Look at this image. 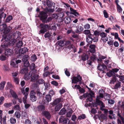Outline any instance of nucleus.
I'll list each match as a JSON object with an SVG mask.
<instances>
[{"label": "nucleus", "mask_w": 124, "mask_h": 124, "mask_svg": "<svg viewBox=\"0 0 124 124\" xmlns=\"http://www.w3.org/2000/svg\"><path fill=\"white\" fill-rule=\"evenodd\" d=\"M93 34H90L86 36V41L89 44H92V42H97L98 40V37L100 34V32L97 30L93 31Z\"/></svg>", "instance_id": "f257e3e1"}, {"label": "nucleus", "mask_w": 124, "mask_h": 124, "mask_svg": "<svg viewBox=\"0 0 124 124\" xmlns=\"http://www.w3.org/2000/svg\"><path fill=\"white\" fill-rule=\"evenodd\" d=\"M37 72L36 70H34L30 71V73H31V82H35L39 78V75L36 74Z\"/></svg>", "instance_id": "f03ea898"}, {"label": "nucleus", "mask_w": 124, "mask_h": 124, "mask_svg": "<svg viewBox=\"0 0 124 124\" xmlns=\"http://www.w3.org/2000/svg\"><path fill=\"white\" fill-rule=\"evenodd\" d=\"M39 16L40 17V20L43 23H46L47 18L46 12L44 11L40 12Z\"/></svg>", "instance_id": "7ed1b4c3"}, {"label": "nucleus", "mask_w": 124, "mask_h": 124, "mask_svg": "<svg viewBox=\"0 0 124 124\" xmlns=\"http://www.w3.org/2000/svg\"><path fill=\"white\" fill-rule=\"evenodd\" d=\"M40 26L41 29L39 31V34H43L47 31V29L48 26L47 24H41Z\"/></svg>", "instance_id": "20e7f679"}, {"label": "nucleus", "mask_w": 124, "mask_h": 124, "mask_svg": "<svg viewBox=\"0 0 124 124\" xmlns=\"http://www.w3.org/2000/svg\"><path fill=\"white\" fill-rule=\"evenodd\" d=\"M82 80L81 77L80 75H78L76 77H73L72 79V83L77 84L79 82H81Z\"/></svg>", "instance_id": "39448f33"}, {"label": "nucleus", "mask_w": 124, "mask_h": 124, "mask_svg": "<svg viewBox=\"0 0 124 124\" xmlns=\"http://www.w3.org/2000/svg\"><path fill=\"white\" fill-rule=\"evenodd\" d=\"M117 123L118 124H121L122 121V122L124 124V118L120 114V112L118 110L117 115Z\"/></svg>", "instance_id": "423d86ee"}, {"label": "nucleus", "mask_w": 124, "mask_h": 124, "mask_svg": "<svg viewBox=\"0 0 124 124\" xmlns=\"http://www.w3.org/2000/svg\"><path fill=\"white\" fill-rule=\"evenodd\" d=\"M100 35L101 37V39L104 42H106L108 41V38L107 36V33L103 32L101 33Z\"/></svg>", "instance_id": "0eeeda50"}, {"label": "nucleus", "mask_w": 124, "mask_h": 124, "mask_svg": "<svg viewBox=\"0 0 124 124\" xmlns=\"http://www.w3.org/2000/svg\"><path fill=\"white\" fill-rule=\"evenodd\" d=\"M30 100L32 102L36 101L37 97L35 96V93L33 91H31L30 93Z\"/></svg>", "instance_id": "6e6552de"}, {"label": "nucleus", "mask_w": 124, "mask_h": 124, "mask_svg": "<svg viewBox=\"0 0 124 124\" xmlns=\"http://www.w3.org/2000/svg\"><path fill=\"white\" fill-rule=\"evenodd\" d=\"M42 114L48 120H49L51 117V115L50 113L46 111H44L42 112Z\"/></svg>", "instance_id": "1a4fd4ad"}, {"label": "nucleus", "mask_w": 124, "mask_h": 124, "mask_svg": "<svg viewBox=\"0 0 124 124\" xmlns=\"http://www.w3.org/2000/svg\"><path fill=\"white\" fill-rule=\"evenodd\" d=\"M68 121H69V119L68 118H65L63 117H61L59 119V123H62L63 124H67Z\"/></svg>", "instance_id": "9d476101"}, {"label": "nucleus", "mask_w": 124, "mask_h": 124, "mask_svg": "<svg viewBox=\"0 0 124 124\" xmlns=\"http://www.w3.org/2000/svg\"><path fill=\"white\" fill-rule=\"evenodd\" d=\"M21 91L22 93H23L24 95V97L23 98V102L24 104L27 103L26 102V99L27 98V96L28 95V93H24V89H22L21 90Z\"/></svg>", "instance_id": "9b49d317"}, {"label": "nucleus", "mask_w": 124, "mask_h": 124, "mask_svg": "<svg viewBox=\"0 0 124 124\" xmlns=\"http://www.w3.org/2000/svg\"><path fill=\"white\" fill-rule=\"evenodd\" d=\"M51 36V34L49 32H47L45 33L44 37L46 39V38L48 39V41L50 42L52 40V38Z\"/></svg>", "instance_id": "f8f14e48"}, {"label": "nucleus", "mask_w": 124, "mask_h": 124, "mask_svg": "<svg viewBox=\"0 0 124 124\" xmlns=\"http://www.w3.org/2000/svg\"><path fill=\"white\" fill-rule=\"evenodd\" d=\"M13 50L10 49H8L5 50V54L7 56H11L13 54Z\"/></svg>", "instance_id": "ddd939ff"}, {"label": "nucleus", "mask_w": 124, "mask_h": 124, "mask_svg": "<svg viewBox=\"0 0 124 124\" xmlns=\"http://www.w3.org/2000/svg\"><path fill=\"white\" fill-rule=\"evenodd\" d=\"M76 27L77 29L75 30V32L76 33H80L83 30L84 28L81 26H77Z\"/></svg>", "instance_id": "4468645a"}, {"label": "nucleus", "mask_w": 124, "mask_h": 124, "mask_svg": "<svg viewBox=\"0 0 124 124\" xmlns=\"http://www.w3.org/2000/svg\"><path fill=\"white\" fill-rule=\"evenodd\" d=\"M89 47L90 48V49L89 50L90 52L92 53H94L95 52V46L94 45L91 44L90 45Z\"/></svg>", "instance_id": "2eb2a0df"}, {"label": "nucleus", "mask_w": 124, "mask_h": 124, "mask_svg": "<svg viewBox=\"0 0 124 124\" xmlns=\"http://www.w3.org/2000/svg\"><path fill=\"white\" fill-rule=\"evenodd\" d=\"M70 9L71 11L70 13V14H73L76 16L79 15L78 13L76 12V10L74 9L71 8H70Z\"/></svg>", "instance_id": "dca6fc26"}, {"label": "nucleus", "mask_w": 124, "mask_h": 124, "mask_svg": "<svg viewBox=\"0 0 124 124\" xmlns=\"http://www.w3.org/2000/svg\"><path fill=\"white\" fill-rule=\"evenodd\" d=\"M38 111H44L45 109V107L44 106L40 105L38 106L37 107Z\"/></svg>", "instance_id": "f3484780"}, {"label": "nucleus", "mask_w": 124, "mask_h": 124, "mask_svg": "<svg viewBox=\"0 0 124 124\" xmlns=\"http://www.w3.org/2000/svg\"><path fill=\"white\" fill-rule=\"evenodd\" d=\"M107 68L106 66L104 64L99 65L97 67L98 70H100L103 71Z\"/></svg>", "instance_id": "a211bd4d"}, {"label": "nucleus", "mask_w": 124, "mask_h": 124, "mask_svg": "<svg viewBox=\"0 0 124 124\" xmlns=\"http://www.w3.org/2000/svg\"><path fill=\"white\" fill-rule=\"evenodd\" d=\"M46 4L47 6L49 7H51L52 6L54 7L53 4L54 5L55 3L51 1V0L47 1L46 2Z\"/></svg>", "instance_id": "6ab92c4d"}, {"label": "nucleus", "mask_w": 124, "mask_h": 124, "mask_svg": "<svg viewBox=\"0 0 124 124\" xmlns=\"http://www.w3.org/2000/svg\"><path fill=\"white\" fill-rule=\"evenodd\" d=\"M10 92L11 95L12 97L14 98L15 99H17L18 98V96L17 95L16 93L14 92L13 90H10Z\"/></svg>", "instance_id": "aec40b11"}, {"label": "nucleus", "mask_w": 124, "mask_h": 124, "mask_svg": "<svg viewBox=\"0 0 124 124\" xmlns=\"http://www.w3.org/2000/svg\"><path fill=\"white\" fill-rule=\"evenodd\" d=\"M8 44L5 41L3 42L1 45V46L5 50H6L8 47Z\"/></svg>", "instance_id": "412c9836"}, {"label": "nucleus", "mask_w": 124, "mask_h": 124, "mask_svg": "<svg viewBox=\"0 0 124 124\" xmlns=\"http://www.w3.org/2000/svg\"><path fill=\"white\" fill-rule=\"evenodd\" d=\"M31 74V73H30V72L29 73L27 72L26 73L24 76V79L27 80L30 79Z\"/></svg>", "instance_id": "4be33fe9"}, {"label": "nucleus", "mask_w": 124, "mask_h": 124, "mask_svg": "<svg viewBox=\"0 0 124 124\" xmlns=\"http://www.w3.org/2000/svg\"><path fill=\"white\" fill-rule=\"evenodd\" d=\"M62 105L61 103H59L56 105L55 107L54 110L55 111H58L62 107Z\"/></svg>", "instance_id": "5701e85b"}, {"label": "nucleus", "mask_w": 124, "mask_h": 124, "mask_svg": "<svg viewBox=\"0 0 124 124\" xmlns=\"http://www.w3.org/2000/svg\"><path fill=\"white\" fill-rule=\"evenodd\" d=\"M64 20L65 23L68 24L70 23L71 19L70 17L67 16L65 18Z\"/></svg>", "instance_id": "b1692460"}, {"label": "nucleus", "mask_w": 124, "mask_h": 124, "mask_svg": "<svg viewBox=\"0 0 124 124\" xmlns=\"http://www.w3.org/2000/svg\"><path fill=\"white\" fill-rule=\"evenodd\" d=\"M28 49L26 47H24L21 48L20 50V53L21 54H23L27 52Z\"/></svg>", "instance_id": "393cba45"}, {"label": "nucleus", "mask_w": 124, "mask_h": 124, "mask_svg": "<svg viewBox=\"0 0 124 124\" xmlns=\"http://www.w3.org/2000/svg\"><path fill=\"white\" fill-rule=\"evenodd\" d=\"M11 38V36L10 34L5 35L4 37L2 39H4L6 41H9Z\"/></svg>", "instance_id": "a878e982"}, {"label": "nucleus", "mask_w": 124, "mask_h": 124, "mask_svg": "<svg viewBox=\"0 0 124 124\" xmlns=\"http://www.w3.org/2000/svg\"><path fill=\"white\" fill-rule=\"evenodd\" d=\"M89 58L88 56L85 53L83 54L82 55V59L83 61H85Z\"/></svg>", "instance_id": "bb28decb"}, {"label": "nucleus", "mask_w": 124, "mask_h": 124, "mask_svg": "<svg viewBox=\"0 0 124 124\" xmlns=\"http://www.w3.org/2000/svg\"><path fill=\"white\" fill-rule=\"evenodd\" d=\"M65 44L66 46H70L71 48H73L74 47V46L72 45L71 42L70 41H66Z\"/></svg>", "instance_id": "cd10ccee"}, {"label": "nucleus", "mask_w": 124, "mask_h": 124, "mask_svg": "<svg viewBox=\"0 0 124 124\" xmlns=\"http://www.w3.org/2000/svg\"><path fill=\"white\" fill-rule=\"evenodd\" d=\"M99 97L101 98L104 97V91L103 89L100 90L99 91Z\"/></svg>", "instance_id": "c85d7f7f"}, {"label": "nucleus", "mask_w": 124, "mask_h": 124, "mask_svg": "<svg viewBox=\"0 0 124 124\" xmlns=\"http://www.w3.org/2000/svg\"><path fill=\"white\" fill-rule=\"evenodd\" d=\"M28 69L27 68H24L22 69L20 71V73L22 74L26 73L28 71Z\"/></svg>", "instance_id": "c756f323"}, {"label": "nucleus", "mask_w": 124, "mask_h": 124, "mask_svg": "<svg viewBox=\"0 0 124 124\" xmlns=\"http://www.w3.org/2000/svg\"><path fill=\"white\" fill-rule=\"evenodd\" d=\"M64 41L62 40H60L57 42L56 44H57L56 46L57 47H59V46H62L63 45Z\"/></svg>", "instance_id": "7c9ffc66"}, {"label": "nucleus", "mask_w": 124, "mask_h": 124, "mask_svg": "<svg viewBox=\"0 0 124 124\" xmlns=\"http://www.w3.org/2000/svg\"><path fill=\"white\" fill-rule=\"evenodd\" d=\"M66 112V110L63 108L60 111L59 114L60 115H63L65 114Z\"/></svg>", "instance_id": "2f4dec72"}, {"label": "nucleus", "mask_w": 124, "mask_h": 124, "mask_svg": "<svg viewBox=\"0 0 124 124\" xmlns=\"http://www.w3.org/2000/svg\"><path fill=\"white\" fill-rule=\"evenodd\" d=\"M45 99L46 100L49 102L51 100V96L49 94H47L46 96Z\"/></svg>", "instance_id": "473e14b6"}, {"label": "nucleus", "mask_w": 124, "mask_h": 124, "mask_svg": "<svg viewBox=\"0 0 124 124\" xmlns=\"http://www.w3.org/2000/svg\"><path fill=\"white\" fill-rule=\"evenodd\" d=\"M29 59V56L28 55H26L23 56L22 59L23 62H26V61H28V60Z\"/></svg>", "instance_id": "72a5a7b5"}, {"label": "nucleus", "mask_w": 124, "mask_h": 124, "mask_svg": "<svg viewBox=\"0 0 124 124\" xmlns=\"http://www.w3.org/2000/svg\"><path fill=\"white\" fill-rule=\"evenodd\" d=\"M11 28V27H8L6 25V28H5L4 30L3 31V32L4 33H8L10 31Z\"/></svg>", "instance_id": "f704fd0d"}, {"label": "nucleus", "mask_w": 124, "mask_h": 124, "mask_svg": "<svg viewBox=\"0 0 124 124\" xmlns=\"http://www.w3.org/2000/svg\"><path fill=\"white\" fill-rule=\"evenodd\" d=\"M61 98H57L53 102V104L54 105H56L61 101Z\"/></svg>", "instance_id": "c9c22d12"}, {"label": "nucleus", "mask_w": 124, "mask_h": 124, "mask_svg": "<svg viewBox=\"0 0 124 124\" xmlns=\"http://www.w3.org/2000/svg\"><path fill=\"white\" fill-rule=\"evenodd\" d=\"M15 115L16 118L19 119L21 116V114L20 112L17 111H16L15 113Z\"/></svg>", "instance_id": "e433bc0d"}, {"label": "nucleus", "mask_w": 124, "mask_h": 124, "mask_svg": "<svg viewBox=\"0 0 124 124\" xmlns=\"http://www.w3.org/2000/svg\"><path fill=\"white\" fill-rule=\"evenodd\" d=\"M23 45V43L22 41H19L16 43V47L19 48L21 47Z\"/></svg>", "instance_id": "4c0bfd02"}, {"label": "nucleus", "mask_w": 124, "mask_h": 124, "mask_svg": "<svg viewBox=\"0 0 124 124\" xmlns=\"http://www.w3.org/2000/svg\"><path fill=\"white\" fill-rule=\"evenodd\" d=\"M106 56H104L101 55H100L99 56V58L97 59L98 61L102 62L103 59H105L106 58Z\"/></svg>", "instance_id": "58836bf2"}, {"label": "nucleus", "mask_w": 124, "mask_h": 124, "mask_svg": "<svg viewBox=\"0 0 124 124\" xmlns=\"http://www.w3.org/2000/svg\"><path fill=\"white\" fill-rule=\"evenodd\" d=\"M36 82L37 84L40 85L44 83L45 82V81L43 79L41 78L38 79L37 81Z\"/></svg>", "instance_id": "ea45409f"}, {"label": "nucleus", "mask_w": 124, "mask_h": 124, "mask_svg": "<svg viewBox=\"0 0 124 124\" xmlns=\"http://www.w3.org/2000/svg\"><path fill=\"white\" fill-rule=\"evenodd\" d=\"M16 40L14 39H12L10 41L9 43V46H13L16 42Z\"/></svg>", "instance_id": "a19ab883"}, {"label": "nucleus", "mask_w": 124, "mask_h": 124, "mask_svg": "<svg viewBox=\"0 0 124 124\" xmlns=\"http://www.w3.org/2000/svg\"><path fill=\"white\" fill-rule=\"evenodd\" d=\"M6 84L5 81L1 82L0 84V89L2 90L3 89L4 85Z\"/></svg>", "instance_id": "79ce46f5"}, {"label": "nucleus", "mask_w": 124, "mask_h": 124, "mask_svg": "<svg viewBox=\"0 0 124 124\" xmlns=\"http://www.w3.org/2000/svg\"><path fill=\"white\" fill-rule=\"evenodd\" d=\"M9 121L11 124H14L16 122V119L15 118L11 117L10 118Z\"/></svg>", "instance_id": "37998d69"}, {"label": "nucleus", "mask_w": 124, "mask_h": 124, "mask_svg": "<svg viewBox=\"0 0 124 124\" xmlns=\"http://www.w3.org/2000/svg\"><path fill=\"white\" fill-rule=\"evenodd\" d=\"M12 105V103L11 102L6 103H5L4 106L6 108H8L11 107Z\"/></svg>", "instance_id": "c03bdc74"}, {"label": "nucleus", "mask_w": 124, "mask_h": 124, "mask_svg": "<svg viewBox=\"0 0 124 124\" xmlns=\"http://www.w3.org/2000/svg\"><path fill=\"white\" fill-rule=\"evenodd\" d=\"M31 60L33 62H35L37 59L36 55L35 54L32 55L31 56Z\"/></svg>", "instance_id": "a18cd8bd"}, {"label": "nucleus", "mask_w": 124, "mask_h": 124, "mask_svg": "<svg viewBox=\"0 0 124 124\" xmlns=\"http://www.w3.org/2000/svg\"><path fill=\"white\" fill-rule=\"evenodd\" d=\"M85 117L86 116L85 114H83L79 116L78 117V119L79 120H81L85 119Z\"/></svg>", "instance_id": "49530a36"}, {"label": "nucleus", "mask_w": 124, "mask_h": 124, "mask_svg": "<svg viewBox=\"0 0 124 124\" xmlns=\"http://www.w3.org/2000/svg\"><path fill=\"white\" fill-rule=\"evenodd\" d=\"M120 82H118L114 86V88L115 89H117L118 88H120L121 86Z\"/></svg>", "instance_id": "de8ad7c7"}, {"label": "nucleus", "mask_w": 124, "mask_h": 124, "mask_svg": "<svg viewBox=\"0 0 124 124\" xmlns=\"http://www.w3.org/2000/svg\"><path fill=\"white\" fill-rule=\"evenodd\" d=\"M6 25L5 24H3L0 25V31H3L4 30L5 28H6Z\"/></svg>", "instance_id": "09e8293b"}, {"label": "nucleus", "mask_w": 124, "mask_h": 124, "mask_svg": "<svg viewBox=\"0 0 124 124\" xmlns=\"http://www.w3.org/2000/svg\"><path fill=\"white\" fill-rule=\"evenodd\" d=\"M50 74V72L47 71L45 72L43 74V76L44 77H46Z\"/></svg>", "instance_id": "8fccbe9b"}, {"label": "nucleus", "mask_w": 124, "mask_h": 124, "mask_svg": "<svg viewBox=\"0 0 124 124\" xmlns=\"http://www.w3.org/2000/svg\"><path fill=\"white\" fill-rule=\"evenodd\" d=\"M90 31V30L87 29L83 31L84 34L86 35H90L91 33Z\"/></svg>", "instance_id": "3c124183"}, {"label": "nucleus", "mask_w": 124, "mask_h": 124, "mask_svg": "<svg viewBox=\"0 0 124 124\" xmlns=\"http://www.w3.org/2000/svg\"><path fill=\"white\" fill-rule=\"evenodd\" d=\"M93 96L91 93H89V96L88 97L87 100H88L90 102H91L93 100Z\"/></svg>", "instance_id": "603ef678"}, {"label": "nucleus", "mask_w": 124, "mask_h": 124, "mask_svg": "<svg viewBox=\"0 0 124 124\" xmlns=\"http://www.w3.org/2000/svg\"><path fill=\"white\" fill-rule=\"evenodd\" d=\"M24 66L25 68H27L29 67L30 65L29 62L28 61H26V62H23Z\"/></svg>", "instance_id": "864d4df0"}, {"label": "nucleus", "mask_w": 124, "mask_h": 124, "mask_svg": "<svg viewBox=\"0 0 124 124\" xmlns=\"http://www.w3.org/2000/svg\"><path fill=\"white\" fill-rule=\"evenodd\" d=\"M117 11L119 13H121L122 11V8L119 5H117Z\"/></svg>", "instance_id": "5fc2aeb1"}, {"label": "nucleus", "mask_w": 124, "mask_h": 124, "mask_svg": "<svg viewBox=\"0 0 124 124\" xmlns=\"http://www.w3.org/2000/svg\"><path fill=\"white\" fill-rule=\"evenodd\" d=\"M108 44L109 46L113 45V41L112 40V39L110 38L109 39V41L108 42Z\"/></svg>", "instance_id": "6e6d98bb"}, {"label": "nucleus", "mask_w": 124, "mask_h": 124, "mask_svg": "<svg viewBox=\"0 0 124 124\" xmlns=\"http://www.w3.org/2000/svg\"><path fill=\"white\" fill-rule=\"evenodd\" d=\"M13 18L12 16H10L6 18V22H8L11 20Z\"/></svg>", "instance_id": "4d7b16f0"}, {"label": "nucleus", "mask_w": 124, "mask_h": 124, "mask_svg": "<svg viewBox=\"0 0 124 124\" xmlns=\"http://www.w3.org/2000/svg\"><path fill=\"white\" fill-rule=\"evenodd\" d=\"M104 98L106 100H108L110 98V96L109 94L108 93L106 94V95H105Z\"/></svg>", "instance_id": "13d9d810"}, {"label": "nucleus", "mask_w": 124, "mask_h": 124, "mask_svg": "<svg viewBox=\"0 0 124 124\" xmlns=\"http://www.w3.org/2000/svg\"><path fill=\"white\" fill-rule=\"evenodd\" d=\"M13 108L15 110H19L20 109V106L19 105L17 104L13 107Z\"/></svg>", "instance_id": "bf43d9fd"}, {"label": "nucleus", "mask_w": 124, "mask_h": 124, "mask_svg": "<svg viewBox=\"0 0 124 124\" xmlns=\"http://www.w3.org/2000/svg\"><path fill=\"white\" fill-rule=\"evenodd\" d=\"M6 16V15L3 12H2L0 14V19H1L2 17L5 18Z\"/></svg>", "instance_id": "052dcab7"}, {"label": "nucleus", "mask_w": 124, "mask_h": 124, "mask_svg": "<svg viewBox=\"0 0 124 124\" xmlns=\"http://www.w3.org/2000/svg\"><path fill=\"white\" fill-rule=\"evenodd\" d=\"M14 82L16 84H18L19 83V79L17 77L13 78Z\"/></svg>", "instance_id": "680f3d73"}, {"label": "nucleus", "mask_w": 124, "mask_h": 124, "mask_svg": "<svg viewBox=\"0 0 124 124\" xmlns=\"http://www.w3.org/2000/svg\"><path fill=\"white\" fill-rule=\"evenodd\" d=\"M37 95L39 98H40L42 96V93L40 92L39 89H38L37 91Z\"/></svg>", "instance_id": "e2e57ef3"}, {"label": "nucleus", "mask_w": 124, "mask_h": 124, "mask_svg": "<svg viewBox=\"0 0 124 124\" xmlns=\"http://www.w3.org/2000/svg\"><path fill=\"white\" fill-rule=\"evenodd\" d=\"M4 99L5 98L3 96H1L0 97V105L3 103Z\"/></svg>", "instance_id": "0e129e2a"}, {"label": "nucleus", "mask_w": 124, "mask_h": 124, "mask_svg": "<svg viewBox=\"0 0 124 124\" xmlns=\"http://www.w3.org/2000/svg\"><path fill=\"white\" fill-rule=\"evenodd\" d=\"M6 57L5 55H1L0 56V60L2 61L5 60L6 59Z\"/></svg>", "instance_id": "69168bd1"}, {"label": "nucleus", "mask_w": 124, "mask_h": 124, "mask_svg": "<svg viewBox=\"0 0 124 124\" xmlns=\"http://www.w3.org/2000/svg\"><path fill=\"white\" fill-rule=\"evenodd\" d=\"M91 112L93 114H95L97 113V110L93 108L91 110Z\"/></svg>", "instance_id": "338daca9"}, {"label": "nucleus", "mask_w": 124, "mask_h": 124, "mask_svg": "<svg viewBox=\"0 0 124 124\" xmlns=\"http://www.w3.org/2000/svg\"><path fill=\"white\" fill-rule=\"evenodd\" d=\"M25 124H31V122L30 120L26 119L25 121Z\"/></svg>", "instance_id": "774afa93"}]
</instances>
